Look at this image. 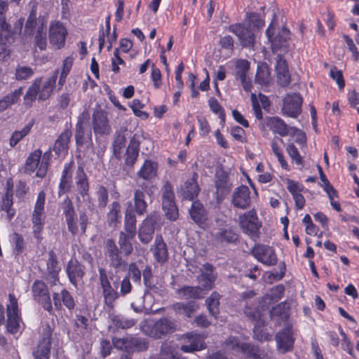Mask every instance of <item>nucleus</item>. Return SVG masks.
<instances>
[{
	"label": "nucleus",
	"mask_w": 359,
	"mask_h": 359,
	"mask_svg": "<svg viewBox=\"0 0 359 359\" xmlns=\"http://www.w3.org/2000/svg\"><path fill=\"white\" fill-rule=\"evenodd\" d=\"M215 243L220 245L236 244L238 241L236 229L229 224H219L211 233Z\"/></svg>",
	"instance_id": "nucleus-5"
},
{
	"label": "nucleus",
	"mask_w": 359,
	"mask_h": 359,
	"mask_svg": "<svg viewBox=\"0 0 359 359\" xmlns=\"http://www.w3.org/2000/svg\"><path fill=\"white\" fill-rule=\"evenodd\" d=\"M250 190L247 186L241 185L236 188L232 196V204L240 209H246L250 206Z\"/></svg>",
	"instance_id": "nucleus-30"
},
{
	"label": "nucleus",
	"mask_w": 359,
	"mask_h": 359,
	"mask_svg": "<svg viewBox=\"0 0 359 359\" xmlns=\"http://www.w3.org/2000/svg\"><path fill=\"white\" fill-rule=\"evenodd\" d=\"M104 255L110 267L116 272L123 271L126 269L128 263L122 257L121 251L113 239L109 238L104 241Z\"/></svg>",
	"instance_id": "nucleus-4"
},
{
	"label": "nucleus",
	"mask_w": 359,
	"mask_h": 359,
	"mask_svg": "<svg viewBox=\"0 0 359 359\" xmlns=\"http://www.w3.org/2000/svg\"><path fill=\"white\" fill-rule=\"evenodd\" d=\"M271 318L274 320L276 317H278L281 320H287L289 314L288 312L285 309V304H279L276 306L273 307L270 311Z\"/></svg>",
	"instance_id": "nucleus-58"
},
{
	"label": "nucleus",
	"mask_w": 359,
	"mask_h": 359,
	"mask_svg": "<svg viewBox=\"0 0 359 359\" xmlns=\"http://www.w3.org/2000/svg\"><path fill=\"white\" fill-rule=\"evenodd\" d=\"M265 127L281 137H285L289 135V126L278 116H266L264 120V123H259V128L262 130H264Z\"/></svg>",
	"instance_id": "nucleus-23"
},
{
	"label": "nucleus",
	"mask_w": 359,
	"mask_h": 359,
	"mask_svg": "<svg viewBox=\"0 0 359 359\" xmlns=\"http://www.w3.org/2000/svg\"><path fill=\"white\" fill-rule=\"evenodd\" d=\"M42 19L41 18H40ZM40 25L39 18H37V5H32L27 18L24 29V35L30 37L34 36L37 29V27Z\"/></svg>",
	"instance_id": "nucleus-36"
},
{
	"label": "nucleus",
	"mask_w": 359,
	"mask_h": 359,
	"mask_svg": "<svg viewBox=\"0 0 359 359\" xmlns=\"http://www.w3.org/2000/svg\"><path fill=\"white\" fill-rule=\"evenodd\" d=\"M150 191L144 182L140 184L138 188L134 190L133 207L131 209L139 216H142L147 212L148 203L146 201V194L150 195Z\"/></svg>",
	"instance_id": "nucleus-11"
},
{
	"label": "nucleus",
	"mask_w": 359,
	"mask_h": 359,
	"mask_svg": "<svg viewBox=\"0 0 359 359\" xmlns=\"http://www.w3.org/2000/svg\"><path fill=\"white\" fill-rule=\"evenodd\" d=\"M67 30L64 25L57 20L52 21L49 25V41L57 49L65 45Z\"/></svg>",
	"instance_id": "nucleus-14"
},
{
	"label": "nucleus",
	"mask_w": 359,
	"mask_h": 359,
	"mask_svg": "<svg viewBox=\"0 0 359 359\" xmlns=\"http://www.w3.org/2000/svg\"><path fill=\"white\" fill-rule=\"evenodd\" d=\"M66 273L71 284L77 288L79 283H83L86 275L85 266L76 259H71L67 264Z\"/></svg>",
	"instance_id": "nucleus-17"
},
{
	"label": "nucleus",
	"mask_w": 359,
	"mask_h": 359,
	"mask_svg": "<svg viewBox=\"0 0 359 359\" xmlns=\"http://www.w3.org/2000/svg\"><path fill=\"white\" fill-rule=\"evenodd\" d=\"M52 330L49 325L43 329L41 339L32 351L34 359H49L51 349Z\"/></svg>",
	"instance_id": "nucleus-7"
},
{
	"label": "nucleus",
	"mask_w": 359,
	"mask_h": 359,
	"mask_svg": "<svg viewBox=\"0 0 359 359\" xmlns=\"http://www.w3.org/2000/svg\"><path fill=\"white\" fill-rule=\"evenodd\" d=\"M189 215L191 219L198 226L204 228L206 224L207 215L205 208L201 203L198 201H194L189 210Z\"/></svg>",
	"instance_id": "nucleus-35"
},
{
	"label": "nucleus",
	"mask_w": 359,
	"mask_h": 359,
	"mask_svg": "<svg viewBox=\"0 0 359 359\" xmlns=\"http://www.w3.org/2000/svg\"><path fill=\"white\" fill-rule=\"evenodd\" d=\"M160 215L156 212L150 213L142 221L138 229V238L144 245L149 244L153 239L156 226L160 221Z\"/></svg>",
	"instance_id": "nucleus-6"
},
{
	"label": "nucleus",
	"mask_w": 359,
	"mask_h": 359,
	"mask_svg": "<svg viewBox=\"0 0 359 359\" xmlns=\"http://www.w3.org/2000/svg\"><path fill=\"white\" fill-rule=\"evenodd\" d=\"M13 195L4 194L1 199V210L7 212L9 219H11L15 214V211L11 209L13 204Z\"/></svg>",
	"instance_id": "nucleus-55"
},
{
	"label": "nucleus",
	"mask_w": 359,
	"mask_h": 359,
	"mask_svg": "<svg viewBox=\"0 0 359 359\" xmlns=\"http://www.w3.org/2000/svg\"><path fill=\"white\" fill-rule=\"evenodd\" d=\"M32 292L34 299L39 303L46 311L50 313L53 311V306L46 284L42 280H35L32 287Z\"/></svg>",
	"instance_id": "nucleus-9"
},
{
	"label": "nucleus",
	"mask_w": 359,
	"mask_h": 359,
	"mask_svg": "<svg viewBox=\"0 0 359 359\" xmlns=\"http://www.w3.org/2000/svg\"><path fill=\"white\" fill-rule=\"evenodd\" d=\"M128 275H126V276H129V279L130 280V278H131L134 283L140 284L142 272H141V270L138 267L137 263V262L130 263L128 265Z\"/></svg>",
	"instance_id": "nucleus-59"
},
{
	"label": "nucleus",
	"mask_w": 359,
	"mask_h": 359,
	"mask_svg": "<svg viewBox=\"0 0 359 359\" xmlns=\"http://www.w3.org/2000/svg\"><path fill=\"white\" fill-rule=\"evenodd\" d=\"M271 80V74L268 65L265 63L257 67L255 75V83L260 86H266Z\"/></svg>",
	"instance_id": "nucleus-47"
},
{
	"label": "nucleus",
	"mask_w": 359,
	"mask_h": 359,
	"mask_svg": "<svg viewBox=\"0 0 359 359\" xmlns=\"http://www.w3.org/2000/svg\"><path fill=\"white\" fill-rule=\"evenodd\" d=\"M162 196V205H169L170 203L175 202V193L173 191V187L169 182H166L162 189H161Z\"/></svg>",
	"instance_id": "nucleus-51"
},
{
	"label": "nucleus",
	"mask_w": 359,
	"mask_h": 359,
	"mask_svg": "<svg viewBox=\"0 0 359 359\" xmlns=\"http://www.w3.org/2000/svg\"><path fill=\"white\" fill-rule=\"evenodd\" d=\"M34 74L33 69L29 67L18 66L15 69V77L18 81L26 80Z\"/></svg>",
	"instance_id": "nucleus-62"
},
{
	"label": "nucleus",
	"mask_w": 359,
	"mask_h": 359,
	"mask_svg": "<svg viewBox=\"0 0 359 359\" xmlns=\"http://www.w3.org/2000/svg\"><path fill=\"white\" fill-rule=\"evenodd\" d=\"M42 78H36L32 84L28 88V90L24 97L25 102H32L39 96V88L41 83Z\"/></svg>",
	"instance_id": "nucleus-53"
},
{
	"label": "nucleus",
	"mask_w": 359,
	"mask_h": 359,
	"mask_svg": "<svg viewBox=\"0 0 359 359\" xmlns=\"http://www.w3.org/2000/svg\"><path fill=\"white\" fill-rule=\"evenodd\" d=\"M162 208L167 219L171 221H175L178 218V209L175 204V202L170 203L169 205H163Z\"/></svg>",
	"instance_id": "nucleus-64"
},
{
	"label": "nucleus",
	"mask_w": 359,
	"mask_h": 359,
	"mask_svg": "<svg viewBox=\"0 0 359 359\" xmlns=\"http://www.w3.org/2000/svg\"><path fill=\"white\" fill-rule=\"evenodd\" d=\"M22 93V88L20 87L3 97L0 100V113L7 109L12 104L17 103Z\"/></svg>",
	"instance_id": "nucleus-45"
},
{
	"label": "nucleus",
	"mask_w": 359,
	"mask_h": 359,
	"mask_svg": "<svg viewBox=\"0 0 359 359\" xmlns=\"http://www.w3.org/2000/svg\"><path fill=\"white\" fill-rule=\"evenodd\" d=\"M226 345L232 350L241 351L243 353L251 354L253 347L250 344L241 343L239 339L236 337H229L226 341Z\"/></svg>",
	"instance_id": "nucleus-50"
},
{
	"label": "nucleus",
	"mask_w": 359,
	"mask_h": 359,
	"mask_svg": "<svg viewBox=\"0 0 359 359\" xmlns=\"http://www.w3.org/2000/svg\"><path fill=\"white\" fill-rule=\"evenodd\" d=\"M250 69V63L246 60H240L236 65V76L239 79H243L247 76V72Z\"/></svg>",
	"instance_id": "nucleus-61"
},
{
	"label": "nucleus",
	"mask_w": 359,
	"mask_h": 359,
	"mask_svg": "<svg viewBox=\"0 0 359 359\" xmlns=\"http://www.w3.org/2000/svg\"><path fill=\"white\" fill-rule=\"evenodd\" d=\"M266 34L269 40L271 43L273 51L275 52L278 49L287 48V40L290 39V30L286 27H283L278 34L273 36V23L271 22L266 31Z\"/></svg>",
	"instance_id": "nucleus-20"
},
{
	"label": "nucleus",
	"mask_w": 359,
	"mask_h": 359,
	"mask_svg": "<svg viewBox=\"0 0 359 359\" xmlns=\"http://www.w3.org/2000/svg\"><path fill=\"white\" fill-rule=\"evenodd\" d=\"M10 304L7 305V330L10 333L16 334L19 331L21 318L18 313V301L15 296L9 294Z\"/></svg>",
	"instance_id": "nucleus-13"
},
{
	"label": "nucleus",
	"mask_w": 359,
	"mask_h": 359,
	"mask_svg": "<svg viewBox=\"0 0 359 359\" xmlns=\"http://www.w3.org/2000/svg\"><path fill=\"white\" fill-rule=\"evenodd\" d=\"M198 308V305L195 302H178L174 305V309L176 311L188 318H190Z\"/></svg>",
	"instance_id": "nucleus-49"
},
{
	"label": "nucleus",
	"mask_w": 359,
	"mask_h": 359,
	"mask_svg": "<svg viewBox=\"0 0 359 359\" xmlns=\"http://www.w3.org/2000/svg\"><path fill=\"white\" fill-rule=\"evenodd\" d=\"M112 344L115 348L124 351L125 353L132 355L135 351H144L148 348L149 344L146 339L132 335L126 337H113Z\"/></svg>",
	"instance_id": "nucleus-3"
},
{
	"label": "nucleus",
	"mask_w": 359,
	"mask_h": 359,
	"mask_svg": "<svg viewBox=\"0 0 359 359\" xmlns=\"http://www.w3.org/2000/svg\"><path fill=\"white\" fill-rule=\"evenodd\" d=\"M50 156H51V151H50V149H49L48 151H46L43 154L42 158H41V163H40L39 168L37 170V172L36 173V175L37 177H43L46 175V172L48 170V161L50 160Z\"/></svg>",
	"instance_id": "nucleus-60"
},
{
	"label": "nucleus",
	"mask_w": 359,
	"mask_h": 359,
	"mask_svg": "<svg viewBox=\"0 0 359 359\" xmlns=\"http://www.w3.org/2000/svg\"><path fill=\"white\" fill-rule=\"evenodd\" d=\"M109 316L114 326L118 329H128L133 327L137 323V320L133 318H128L110 312Z\"/></svg>",
	"instance_id": "nucleus-44"
},
{
	"label": "nucleus",
	"mask_w": 359,
	"mask_h": 359,
	"mask_svg": "<svg viewBox=\"0 0 359 359\" xmlns=\"http://www.w3.org/2000/svg\"><path fill=\"white\" fill-rule=\"evenodd\" d=\"M177 293L184 299H199L204 297L203 290L200 286H184L179 289Z\"/></svg>",
	"instance_id": "nucleus-41"
},
{
	"label": "nucleus",
	"mask_w": 359,
	"mask_h": 359,
	"mask_svg": "<svg viewBox=\"0 0 359 359\" xmlns=\"http://www.w3.org/2000/svg\"><path fill=\"white\" fill-rule=\"evenodd\" d=\"M99 285L104 305L109 311L115 308V302L119 298L120 294L117 291L119 285V278L114 277L111 272L107 273L105 269L98 268Z\"/></svg>",
	"instance_id": "nucleus-1"
},
{
	"label": "nucleus",
	"mask_w": 359,
	"mask_h": 359,
	"mask_svg": "<svg viewBox=\"0 0 359 359\" xmlns=\"http://www.w3.org/2000/svg\"><path fill=\"white\" fill-rule=\"evenodd\" d=\"M276 72L278 83L280 86H286L290 83V74L287 61L280 54H278L276 57Z\"/></svg>",
	"instance_id": "nucleus-32"
},
{
	"label": "nucleus",
	"mask_w": 359,
	"mask_h": 359,
	"mask_svg": "<svg viewBox=\"0 0 359 359\" xmlns=\"http://www.w3.org/2000/svg\"><path fill=\"white\" fill-rule=\"evenodd\" d=\"M175 329L176 324L175 320L168 318H163L155 322L152 325L149 335L152 337L160 339L163 336L175 332Z\"/></svg>",
	"instance_id": "nucleus-21"
},
{
	"label": "nucleus",
	"mask_w": 359,
	"mask_h": 359,
	"mask_svg": "<svg viewBox=\"0 0 359 359\" xmlns=\"http://www.w3.org/2000/svg\"><path fill=\"white\" fill-rule=\"evenodd\" d=\"M229 32L233 33L239 39L243 47H252L255 41V33L246 23L233 24L229 27Z\"/></svg>",
	"instance_id": "nucleus-12"
},
{
	"label": "nucleus",
	"mask_w": 359,
	"mask_h": 359,
	"mask_svg": "<svg viewBox=\"0 0 359 359\" xmlns=\"http://www.w3.org/2000/svg\"><path fill=\"white\" fill-rule=\"evenodd\" d=\"M48 254V258L46 261V270L43 277L50 283L55 285L59 280L58 274L60 271V266L55 252L53 250H50Z\"/></svg>",
	"instance_id": "nucleus-25"
},
{
	"label": "nucleus",
	"mask_w": 359,
	"mask_h": 359,
	"mask_svg": "<svg viewBox=\"0 0 359 359\" xmlns=\"http://www.w3.org/2000/svg\"><path fill=\"white\" fill-rule=\"evenodd\" d=\"M59 71L56 69L53 74L43 82L41 88H39V100H46L48 99L53 93Z\"/></svg>",
	"instance_id": "nucleus-37"
},
{
	"label": "nucleus",
	"mask_w": 359,
	"mask_h": 359,
	"mask_svg": "<svg viewBox=\"0 0 359 359\" xmlns=\"http://www.w3.org/2000/svg\"><path fill=\"white\" fill-rule=\"evenodd\" d=\"M257 220V217L254 211H249L239 217L240 226L243 231L252 238L258 236L259 226Z\"/></svg>",
	"instance_id": "nucleus-22"
},
{
	"label": "nucleus",
	"mask_w": 359,
	"mask_h": 359,
	"mask_svg": "<svg viewBox=\"0 0 359 359\" xmlns=\"http://www.w3.org/2000/svg\"><path fill=\"white\" fill-rule=\"evenodd\" d=\"M219 294L217 292H213L205 300V304L210 315L215 319L219 313Z\"/></svg>",
	"instance_id": "nucleus-46"
},
{
	"label": "nucleus",
	"mask_w": 359,
	"mask_h": 359,
	"mask_svg": "<svg viewBox=\"0 0 359 359\" xmlns=\"http://www.w3.org/2000/svg\"><path fill=\"white\" fill-rule=\"evenodd\" d=\"M60 210L65 217L68 231L75 236L78 233L79 228L77 224V216L74 209L73 202L69 196L65 198L59 205Z\"/></svg>",
	"instance_id": "nucleus-8"
},
{
	"label": "nucleus",
	"mask_w": 359,
	"mask_h": 359,
	"mask_svg": "<svg viewBox=\"0 0 359 359\" xmlns=\"http://www.w3.org/2000/svg\"><path fill=\"white\" fill-rule=\"evenodd\" d=\"M93 129L96 135H109L111 128L107 113L102 109L95 110L92 116Z\"/></svg>",
	"instance_id": "nucleus-15"
},
{
	"label": "nucleus",
	"mask_w": 359,
	"mask_h": 359,
	"mask_svg": "<svg viewBox=\"0 0 359 359\" xmlns=\"http://www.w3.org/2000/svg\"><path fill=\"white\" fill-rule=\"evenodd\" d=\"M90 114L84 110L78 116L75 128V140L78 147L86 146L89 148L93 145L92 131L89 127Z\"/></svg>",
	"instance_id": "nucleus-2"
},
{
	"label": "nucleus",
	"mask_w": 359,
	"mask_h": 359,
	"mask_svg": "<svg viewBox=\"0 0 359 359\" xmlns=\"http://www.w3.org/2000/svg\"><path fill=\"white\" fill-rule=\"evenodd\" d=\"M157 171L158 164L150 160H146L137 175L139 177L148 181L156 176Z\"/></svg>",
	"instance_id": "nucleus-39"
},
{
	"label": "nucleus",
	"mask_w": 359,
	"mask_h": 359,
	"mask_svg": "<svg viewBox=\"0 0 359 359\" xmlns=\"http://www.w3.org/2000/svg\"><path fill=\"white\" fill-rule=\"evenodd\" d=\"M276 341L281 353H285L292 351L294 342L292 326L287 325L278 332L276 335Z\"/></svg>",
	"instance_id": "nucleus-26"
},
{
	"label": "nucleus",
	"mask_w": 359,
	"mask_h": 359,
	"mask_svg": "<svg viewBox=\"0 0 359 359\" xmlns=\"http://www.w3.org/2000/svg\"><path fill=\"white\" fill-rule=\"evenodd\" d=\"M40 25L34 34V42L36 47L44 50L47 46L46 23L44 19L39 18Z\"/></svg>",
	"instance_id": "nucleus-38"
},
{
	"label": "nucleus",
	"mask_w": 359,
	"mask_h": 359,
	"mask_svg": "<svg viewBox=\"0 0 359 359\" xmlns=\"http://www.w3.org/2000/svg\"><path fill=\"white\" fill-rule=\"evenodd\" d=\"M244 23H246L248 27L252 28L255 33L264 25L260 15L256 13H249L248 20Z\"/></svg>",
	"instance_id": "nucleus-56"
},
{
	"label": "nucleus",
	"mask_w": 359,
	"mask_h": 359,
	"mask_svg": "<svg viewBox=\"0 0 359 359\" xmlns=\"http://www.w3.org/2000/svg\"><path fill=\"white\" fill-rule=\"evenodd\" d=\"M132 203H128V207L126 209L124 218V229L125 233L136 234V223L137 219L135 212L132 210Z\"/></svg>",
	"instance_id": "nucleus-42"
},
{
	"label": "nucleus",
	"mask_w": 359,
	"mask_h": 359,
	"mask_svg": "<svg viewBox=\"0 0 359 359\" xmlns=\"http://www.w3.org/2000/svg\"><path fill=\"white\" fill-rule=\"evenodd\" d=\"M215 187L217 189V201L222 200L230 192L232 184L229 181V174L226 172L220 170L216 173Z\"/></svg>",
	"instance_id": "nucleus-27"
},
{
	"label": "nucleus",
	"mask_w": 359,
	"mask_h": 359,
	"mask_svg": "<svg viewBox=\"0 0 359 359\" xmlns=\"http://www.w3.org/2000/svg\"><path fill=\"white\" fill-rule=\"evenodd\" d=\"M12 242L14 245L13 253L19 255L22 252L25 248V241L22 235L18 233H14L12 235Z\"/></svg>",
	"instance_id": "nucleus-63"
},
{
	"label": "nucleus",
	"mask_w": 359,
	"mask_h": 359,
	"mask_svg": "<svg viewBox=\"0 0 359 359\" xmlns=\"http://www.w3.org/2000/svg\"><path fill=\"white\" fill-rule=\"evenodd\" d=\"M198 178L197 173L193 174L192 178L187 180L183 186H182L180 191L178 192L179 196L183 199L189 201H194L197 198L200 187L196 182Z\"/></svg>",
	"instance_id": "nucleus-29"
},
{
	"label": "nucleus",
	"mask_w": 359,
	"mask_h": 359,
	"mask_svg": "<svg viewBox=\"0 0 359 359\" xmlns=\"http://www.w3.org/2000/svg\"><path fill=\"white\" fill-rule=\"evenodd\" d=\"M33 124L34 123L32 121L26 125L21 130H15L10 138L11 147H15L23 137L27 135L29 133Z\"/></svg>",
	"instance_id": "nucleus-52"
},
{
	"label": "nucleus",
	"mask_w": 359,
	"mask_h": 359,
	"mask_svg": "<svg viewBox=\"0 0 359 359\" xmlns=\"http://www.w3.org/2000/svg\"><path fill=\"white\" fill-rule=\"evenodd\" d=\"M135 236V234L128 233L123 231H121L119 233L118 241L120 247L119 249L126 257L131 255L133 251V247L130 240L133 239Z\"/></svg>",
	"instance_id": "nucleus-43"
},
{
	"label": "nucleus",
	"mask_w": 359,
	"mask_h": 359,
	"mask_svg": "<svg viewBox=\"0 0 359 359\" xmlns=\"http://www.w3.org/2000/svg\"><path fill=\"white\" fill-rule=\"evenodd\" d=\"M74 180L76 191L83 199H85V198L89 195L90 185L88 177L84 171L82 164L79 165L76 169Z\"/></svg>",
	"instance_id": "nucleus-28"
},
{
	"label": "nucleus",
	"mask_w": 359,
	"mask_h": 359,
	"mask_svg": "<svg viewBox=\"0 0 359 359\" xmlns=\"http://www.w3.org/2000/svg\"><path fill=\"white\" fill-rule=\"evenodd\" d=\"M13 32L6 17L0 18V60H4L8 53L6 47V43L13 41Z\"/></svg>",
	"instance_id": "nucleus-19"
},
{
	"label": "nucleus",
	"mask_w": 359,
	"mask_h": 359,
	"mask_svg": "<svg viewBox=\"0 0 359 359\" xmlns=\"http://www.w3.org/2000/svg\"><path fill=\"white\" fill-rule=\"evenodd\" d=\"M140 141L137 135H134L130 140L126 149L125 163L128 166H133L139 156Z\"/></svg>",
	"instance_id": "nucleus-34"
},
{
	"label": "nucleus",
	"mask_w": 359,
	"mask_h": 359,
	"mask_svg": "<svg viewBox=\"0 0 359 359\" xmlns=\"http://www.w3.org/2000/svg\"><path fill=\"white\" fill-rule=\"evenodd\" d=\"M156 359H178L175 349L168 343H163Z\"/></svg>",
	"instance_id": "nucleus-54"
},
{
	"label": "nucleus",
	"mask_w": 359,
	"mask_h": 359,
	"mask_svg": "<svg viewBox=\"0 0 359 359\" xmlns=\"http://www.w3.org/2000/svg\"><path fill=\"white\" fill-rule=\"evenodd\" d=\"M96 196L98 207L100 208H105L109 201L107 189L103 185H98L97 187Z\"/></svg>",
	"instance_id": "nucleus-57"
},
{
	"label": "nucleus",
	"mask_w": 359,
	"mask_h": 359,
	"mask_svg": "<svg viewBox=\"0 0 359 359\" xmlns=\"http://www.w3.org/2000/svg\"><path fill=\"white\" fill-rule=\"evenodd\" d=\"M41 156L42 151L40 149H36L29 155L24 168L25 173L31 175L35 170L37 171L41 163Z\"/></svg>",
	"instance_id": "nucleus-40"
},
{
	"label": "nucleus",
	"mask_w": 359,
	"mask_h": 359,
	"mask_svg": "<svg viewBox=\"0 0 359 359\" xmlns=\"http://www.w3.org/2000/svg\"><path fill=\"white\" fill-rule=\"evenodd\" d=\"M250 254L259 262L266 266H274L278 259L274 250L268 245L256 244L250 250Z\"/></svg>",
	"instance_id": "nucleus-10"
},
{
	"label": "nucleus",
	"mask_w": 359,
	"mask_h": 359,
	"mask_svg": "<svg viewBox=\"0 0 359 359\" xmlns=\"http://www.w3.org/2000/svg\"><path fill=\"white\" fill-rule=\"evenodd\" d=\"M155 262L163 265L165 264L169 259L168 246L161 234H157L155 237L154 243L151 246Z\"/></svg>",
	"instance_id": "nucleus-24"
},
{
	"label": "nucleus",
	"mask_w": 359,
	"mask_h": 359,
	"mask_svg": "<svg viewBox=\"0 0 359 359\" xmlns=\"http://www.w3.org/2000/svg\"><path fill=\"white\" fill-rule=\"evenodd\" d=\"M245 315L255 324L253 328V338L260 340L262 337L260 336L261 332V313L257 306L252 307L249 305H246L244 309Z\"/></svg>",
	"instance_id": "nucleus-33"
},
{
	"label": "nucleus",
	"mask_w": 359,
	"mask_h": 359,
	"mask_svg": "<svg viewBox=\"0 0 359 359\" xmlns=\"http://www.w3.org/2000/svg\"><path fill=\"white\" fill-rule=\"evenodd\" d=\"M302 97L298 93L288 95L283 99L282 112L283 114L296 118L302 112Z\"/></svg>",
	"instance_id": "nucleus-18"
},
{
	"label": "nucleus",
	"mask_w": 359,
	"mask_h": 359,
	"mask_svg": "<svg viewBox=\"0 0 359 359\" xmlns=\"http://www.w3.org/2000/svg\"><path fill=\"white\" fill-rule=\"evenodd\" d=\"M215 271V266L208 262L203 264L200 269V274L198 276L197 280L203 290L208 291L214 287L217 277Z\"/></svg>",
	"instance_id": "nucleus-16"
},
{
	"label": "nucleus",
	"mask_w": 359,
	"mask_h": 359,
	"mask_svg": "<svg viewBox=\"0 0 359 359\" xmlns=\"http://www.w3.org/2000/svg\"><path fill=\"white\" fill-rule=\"evenodd\" d=\"M72 136V131L70 128H66L60 134L53 146V151L55 154L60 156L67 154Z\"/></svg>",
	"instance_id": "nucleus-31"
},
{
	"label": "nucleus",
	"mask_w": 359,
	"mask_h": 359,
	"mask_svg": "<svg viewBox=\"0 0 359 359\" xmlns=\"http://www.w3.org/2000/svg\"><path fill=\"white\" fill-rule=\"evenodd\" d=\"M107 222L110 226H116L121 218V205L117 201H114L109 205V211L107 213Z\"/></svg>",
	"instance_id": "nucleus-48"
}]
</instances>
